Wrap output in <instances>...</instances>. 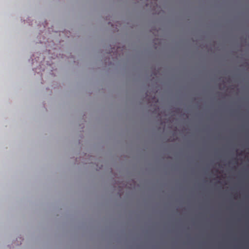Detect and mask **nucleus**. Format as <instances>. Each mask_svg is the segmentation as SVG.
<instances>
[{"mask_svg":"<svg viewBox=\"0 0 249 249\" xmlns=\"http://www.w3.org/2000/svg\"><path fill=\"white\" fill-rule=\"evenodd\" d=\"M214 171H215L214 178V179L215 180L214 186H215V188H216V186L218 185V168H216V167H215Z\"/></svg>","mask_w":249,"mask_h":249,"instance_id":"1","label":"nucleus"}]
</instances>
